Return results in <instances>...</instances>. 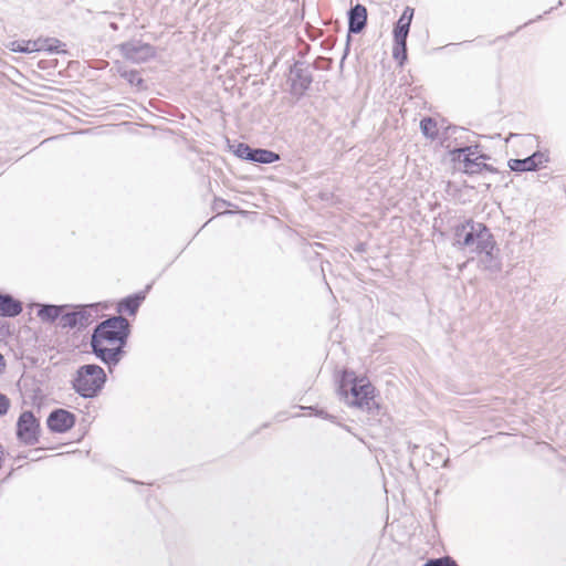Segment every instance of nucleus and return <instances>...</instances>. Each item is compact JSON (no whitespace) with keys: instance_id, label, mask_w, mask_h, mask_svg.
Listing matches in <instances>:
<instances>
[{"instance_id":"1","label":"nucleus","mask_w":566,"mask_h":566,"mask_svg":"<svg viewBox=\"0 0 566 566\" xmlns=\"http://www.w3.org/2000/svg\"><path fill=\"white\" fill-rule=\"evenodd\" d=\"M128 326L126 318L114 316L95 328L91 339L93 353L108 366L116 365L120 360Z\"/></svg>"},{"instance_id":"2","label":"nucleus","mask_w":566,"mask_h":566,"mask_svg":"<svg viewBox=\"0 0 566 566\" xmlns=\"http://www.w3.org/2000/svg\"><path fill=\"white\" fill-rule=\"evenodd\" d=\"M453 245L478 253L480 250H490L495 245V241L483 223L468 220L455 227Z\"/></svg>"},{"instance_id":"3","label":"nucleus","mask_w":566,"mask_h":566,"mask_svg":"<svg viewBox=\"0 0 566 566\" xmlns=\"http://www.w3.org/2000/svg\"><path fill=\"white\" fill-rule=\"evenodd\" d=\"M338 392L349 406L368 411L376 407L375 387L366 378H354L353 374L345 373Z\"/></svg>"},{"instance_id":"4","label":"nucleus","mask_w":566,"mask_h":566,"mask_svg":"<svg viewBox=\"0 0 566 566\" xmlns=\"http://www.w3.org/2000/svg\"><path fill=\"white\" fill-rule=\"evenodd\" d=\"M106 381L104 369L97 365H83L72 380L74 390L84 398H93Z\"/></svg>"},{"instance_id":"5","label":"nucleus","mask_w":566,"mask_h":566,"mask_svg":"<svg viewBox=\"0 0 566 566\" xmlns=\"http://www.w3.org/2000/svg\"><path fill=\"white\" fill-rule=\"evenodd\" d=\"M39 428L40 426L34 415L31 411H24L19 417L17 423V436L22 442L34 444L38 442Z\"/></svg>"},{"instance_id":"6","label":"nucleus","mask_w":566,"mask_h":566,"mask_svg":"<svg viewBox=\"0 0 566 566\" xmlns=\"http://www.w3.org/2000/svg\"><path fill=\"white\" fill-rule=\"evenodd\" d=\"M458 154V159L463 163V170L465 174H479L483 169H488V165L483 161L485 156L479 155L476 147H464L453 151Z\"/></svg>"},{"instance_id":"7","label":"nucleus","mask_w":566,"mask_h":566,"mask_svg":"<svg viewBox=\"0 0 566 566\" xmlns=\"http://www.w3.org/2000/svg\"><path fill=\"white\" fill-rule=\"evenodd\" d=\"M95 311L96 310H95L94 305H87V306L81 307L77 311L65 313V314L61 315L59 324L63 328H65V327H70V328L86 327L94 321L93 312H95Z\"/></svg>"},{"instance_id":"8","label":"nucleus","mask_w":566,"mask_h":566,"mask_svg":"<svg viewBox=\"0 0 566 566\" xmlns=\"http://www.w3.org/2000/svg\"><path fill=\"white\" fill-rule=\"evenodd\" d=\"M412 17H413V9L410 7H407L403 10V12L395 28L394 35H395V41H396L397 48L394 51V55L396 59L399 57V49L401 50L402 59H406V42H407V36L409 33V28H410Z\"/></svg>"},{"instance_id":"9","label":"nucleus","mask_w":566,"mask_h":566,"mask_svg":"<svg viewBox=\"0 0 566 566\" xmlns=\"http://www.w3.org/2000/svg\"><path fill=\"white\" fill-rule=\"evenodd\" d=\"M120 51L126 59L135 63L145 62L155 54L151 45L142 42L124 43L120 45Z\"/></svg>"},{"instance_id":"10","label":"nucleus","mask_w":566,"mask_h":566,"mask_svg":"<svg viewBox=\"0 0 566 566\" xmlns=\"http://www.w3.org/2000/svg\"><path fill=\"white\" fill-rule=\"evenodd\" d=\"M74 416L71 412L64 409H57L51 412L46 423L54 432H65L74 426Z\"/></svg>"},{"instance_id":"11","label":"nucleus","mask_w":566,"mask_h":566,"mask_svg":"<svg viewBox=\"0 0 566 566\" xmlns=\"http://www.w3.org/2000/svg\"><path fill=\"white\" fill-rule=\"evenodd\" d=\"M545 161H547V157L544 154L534 153L524 159H511L509 167L514 171H532Z\"/></svg>"},{"instance_id":"12","label":"nucleus","mask_w":566,"mask_h":566,"mask_svg":"<svg viewBox=\"0 0 566 566\" xmlns=\"http://www.w3.org/2000/svg\"><path fill=\"white\" fill-rule=\"evenodd\" d=\"M367 9L363 4H356L348 12V30L352 33H359L366 27Z\"/></svg>"},{"instance_id":"13","label":"nucleus","mask_w":566,"mask_h":566,"mask_svg":"<svg viewBox=\"0 0 566 566\" xmlns=\"http://www.w3.org/2000/svg\"><path fill=\"white\" fill-rule=\"evenodd\" d=\"M21 303L10 295H0V315L17 316L21 313Z\"/></svg>"},{"instance_id":"14","label":"nucleus","mask_w":566,"mask_h":566,"mask_svg":"<svg viewBox=\"0 0 566 566\" xmlns=\"http://www.w3.org/2000/svg\"><path fill=\"white\" fill-rule=\"evenodd\" d=\"M36 40H17L8 43L7 48L12 52L20 53H32L42 51V46L39 44Z\"/></svg>"},{"instance_id":"15","label":"nucleus","mask_w":566,"mask_h":566,"mask_svg":"<svg viewBox=\"0 0 566 566\" xmlns=\"http://www.w3.org/2000/svg\"><path fill=\"white\" fill-rule=\"evenodd\" d=\"M495 245L490 250H480L478 253L482 254L480 263L484 270L490 272H497L501 270V261L497 255L494 254Z\"/></svg>"},{"instance_id":"16","label":"nucleus","mask_w":566,"mask_h":566,"mask_svg":"<svg viewBox=\"0 0 566 566\" xmlns=\"http://www.w3.org/2000/svg\"><path fill=\"white\" fill-rule=\"evenodd\" d=\"M64 310V306H57V305H43L39 312L38 316L42 321L53 322L56 318H61L62 312Z\"/></svg>"},{"instance_id":"17","label":"nucleus","mask_w":566,"mask_h":566,"mask_svg":"<svg viewBox=\"0 0 566 566\" xmlns=\"http://www.w3.org/2000/svg\"><path fill=\"white\" fill-rule=\"evenodd\" d=\"M279 159V155L266 149H254L251 161L271 164Z\"/></svg>"},{"instance_id":"18","label":"nucleus","mask_w":566,"mask_h":566,"mask_svg":"<svg viewBox=\"0 0 566 566\" xmlns=\"http://www.w3.org/2000/svg\"><path fill=\"white\" fill-rule=\"evenodd\" d=\"M39 44L42 46V51H48L50 53H59L62 52L61 48L64 45L60 40L54 38H45L38 39Z\"/></svg>"},{"instance_id":"19","label":"nucleus","mask_w":566,"mask_h":566,"mask_svg":"<svg viewBox=\"0 0 566 566\" xmlns=\"http://www.w3.org/2000/svg\"><path fill=\"white\" fill-rule=\"evenodd\" d=\"M420 128L427 137L434 138L437 135V124L432 118H422L420 122Z\"/></svg>"},{"instance_id":"20","label":"nucleus","mask_w":566,"mask_h":566,"mask_svg":"<svg viewBox=\"0 0 566 566\" xmlns=\"http://www.w3.org/2000/svg\"><path fill=\"white\" fill-rule=\"evenodd\" d=\"M143 298L144 296L127 297L120 303V306L130 315H134Z\"/></svg>"},{"instance_id":"21","label":"nucleus","mask_w":566,"mask_h":566,"mask_svg":"<svg viewBox=\"0 0 566 566\" xmlns=\"http://www.w3.org/2000/svg\"><path fill=\"white\" fill-rule=\"evenodd\" d=\"M423 566H458V564L449 556L429 559Z\"/></svg>"},{"instance_id":"22","label":"nucleus","mask_w":566,"mask_h":566,"mask_svg":"<svg viewBox=\"0 0 566 566\" xmlns=\"http://www.w3.org/2000/svg\"><path fill=\"white\" fill-rule=\"evenodd\" d=\"M122 76L126 78L132 85L139 86L143 83L142 77L136 71H125L122 73Z\"/></svg>"},{"instance_id":"23","label":"nucleus","mask_w":566,"mask_h":566,"mask_svg":"<svg viewBox=\"0 0 566 566\" xmlns=\"http://www.w3.org/2000/svg\"><path fill=\"white\" fill-rule=\"evenodd\" d=\"M253 150L254 149L250 148L248 145L240 144L238 147L237 154L239 157H241L243 159L251 160Z\"/></svg>"},{"instance_id":"24","label":"nucleus","mask_w":566,"mask_h":566,"mask_svg":"<svg viewBox=\"0 0 566 566\" xmlns=\"http://www.w3.org/2000/svg\"><path fill=\"white\" fill-rule=\"evenodd\" d=\"M9 407H10L9 398L6 395L0 392V416L6 415Z\"/></svg>"},{"instance_id":"25","label":"nucleus","mask_w":566,"mask_h":566,"mask_svg":"<svg viewBox=\"0 0 566 566\" xmlns=\"http://www.w3.org/2000/svg\"><path fill=\"white\" fill-rule=\"evenodd\" d=\"M300 80H301V87L302 90H306L308 85L311 84V78L308 76H302L297 73Z\"/></svg>"},{"instance_id":"26","label":"nucleus","mask_w":566,"mask_h":566,"mask_svg":"<svg viewBox=\"0 0 566 566\" xmlns=\"http://www.w3.org/2000/svg\"><path fill=\"white\" fill-rule=\"evenodd\" d=\"M4 368V360H3V356L0 354V373L3 370Z\"/></svg>"}]
</instances>
